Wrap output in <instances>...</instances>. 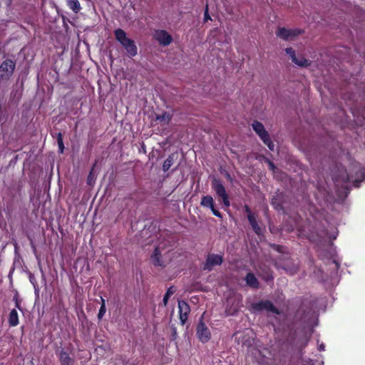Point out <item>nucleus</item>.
Wrapping results in <instances>:
<instances>
[{
	"label": "nucleus",
	"mask_w": 365,
	"mask_h": 365,
	"mask_svg": "<svg viewBox=\"0 0 365 365\" xmlns=\"http://www.w3.org/2000/svg\"><path fill=\"white\" fill-rule=\"evenodd\" d=\"M317 300L312 296L301 299L297 314L300 315V319H317L318 316L315 313Z\"/></svg>",
	"instance_id": "obj_1"
},
{
	"label": "nucleus",
	"mask_w": 365,
	"mask_h": 365,
	"mask_svg": "<svg viewBox=\"0 0 365 365\" xmlns=\"http://www.w3.org/2000/svg\"><path fill=\"white\" fill-rule=\"evenodd\" d=\"M115 39L125 49L129 57H134L138 53V48L135 43L131 38L127 37L125 31L122 29H117L114 31Z\"/></svg>",
	"instance_id": "obj_2"
},
{
	"label": "nucleus",
	"mask_w": 365,
	"mask_h": 365,
	"mask_svg": "<svg viewBox=\"0 0 365 365\" xmlns=\"http://www.w3.org/2000/svg\"><path fill=\"white\" fill-rule=\"evenodd\" d=\"M252 127L268 148L270 150L274 151V144L272 142L269 133L264 128V125L259 121L255 120L252 124Z\"/></svg>",
	"instance_id": "obj_3"
},
{
	"label": "nucleus",
	"mask_w": 365,
	"mask_h": 365,
	"mask_svg": "<svg viewBox=\"0 0 365 365\" xmlns=\"http://www.w3.org/2000/svg\"><path fill=\"white\" fill-rule=\"evenodd\" d=\"M16 68L14 61L6 58L0 64V81H7L13 76Z\"/></svg>",
	"instance_id": "obj_4"
},
{
	"label": "nucleus",
	"mask_w": 365,
	"mask_h": 365,
	"mask_svg": "<svg viewBox=\"0 0 365 365\" xmlns=\"http://www.w3.org/2000/svg\"><path fill=\"white\" fill-rule=\"evenodd\" d=\"M303 33L304 30L301 29H286L284 27H279L276 31V35L277 37L284 41H290Z\"/></svg>",
	"instance_id": "obj_5"
},
{
	"label": "nucleus",
	"mask_w": 365,
	"mask_h": 365,
	"mask_svg": "<svg viewBox=\"0 0 365 365\" xmlns=\"http://www.w3.org/2000/svg\"><path fill=\"white\" fill-rule=\"evenodd\" d=\"M252 308L255 312L265 311L267 312H271L276 314H279V310L274 307L273 303L269 300H261L253 303Z\"/></svg>",
	"instance_id": "obj_6"
},
{
	"label": "nucleus",
	"mask_w": 365,
	"mask_h": 365,
	"mask_svg": "<svg viewBox=\"0 0 365 365\" xmlns=\"http://www.w3.org/2000/svg\"><path fill=\"white\" fill-rule=\"evenodd\" d=\"M212 187L216 192L217 195L222 198L223 204L226 207H229V197L222 182L220 180L215 178L212 182Z\"/></svg>",
	"instance_id": "obj_7"
},
{
	"label": "nucleus",
	"mask_w": 365,
	"mask_h": 365,
	"mask_svg": "<svg viewBox=\"0 0 365 365\" xmlns=\"http://www.w3.org/2000/svg\"><path fill=\"white\" fill-rule=\"evenodd\" d=\"M223 262V257L217 254H209L206 261L202 265V269L211 271L215 266L221 265Z\"/></svg>",
	"instance_id": "obj_8"
},
{
	"label": "nucleus",
	"mask_w": 365,
	"mask_h": 365,
	"mask_svg": "<svg viewBox=\"0 0 365 365\" xmlns=\"http://www.w3.org/2000/svg\"><path fill=\"white\" fill-rule=\"evenodd\" d=\"M196 335L202 343H206L210 339L211 332L203 321H199L196 329Z\"/></svg>",
	"instance_id": "obj_9"
},
{
	"label": "nucleus",
	"mask_w": 365,
	"mask_h": 365,
	"mask_svg": "<svg viewBox=\"0 0 365 365\" xmlns=\"http://www.w3.org/2000/svg\"><path fill=\"white\" fill-rule=\"evenodd\" d=\"M154 38L161 46H166L171 43L173 37L165 30H157L154 34Z\"/></svg>",
	"instance_id": "obj_10"
},
{
	"label": "nucleus",
	"mask_w": 365,
	"mask_h": 365,
	"mask_svg": "<svg viewBox=\"0 0 365 365\" xmlns=\"http://www.w3.org/2000/svg\"><path fill=\"white\" fill-rule=\"evenodd\" d=\"M200 205L204 207H209L212 210V214L220 218H222V213L215 209L213 198L210 195H205L201 198Z\"/></svg>",
	"instance_id": "obj_11"
},
{
	"label": "nucleus",
	"mask_w": 365,
	"mask_h": 365,
	"mask_svg": "<svg viewBox=\"0 0 365 365\" xmlns=\"http://www.w3.org/2000/svg\"><path fill=\"white\" fill-rule=\"evenodd\" d=\"M345 175L342 178V181L344 182H349L351 181H353V184L355 187H359L361 182L364 180L365 178V169L364 168H361L358 172L356 173L357 178L354 180H352V177L346 173V171H344Z\"/></svg>",
	"instance_id": "obj_12"
},
{
	"label": "nucleus",
	"mask_w": 365,
	"mask_h": 365,
	"mask_svg": "<svg viewBox=\"0 0 365 365\" xmlns=\"http://www.w3.org/2000/svg\"><path fill=\"white\" fill-rule=\"evenodd\" d=\"M151 261L155 267H165L164 262L161 260V251L160 246L155 247L151 255Z\"/></svg>",
	"instance_id": "obj_13"
},
{
	"label": "nucleus",
	"mask_w": 365,
	"mask_h": 365,
	"mask_svg": "<svg viewBox=\"0 0 365 365\" xmlns=\"http://www.w3.org/2000/svg\"><path fill=\"white\" fill-rule=\"evenodd\" d=\"M178 309L180 319H187V314L190 311L188 304L184 301H180L178 302Z\"/></svg>",
	"instance_id": "obj_14"
},
{
	"label": "nucleus",
	"mask_w": 365,
	"mask_h": 365,
	"mask_svg": "<svg viewBox=\"0 0 365 365\" xmlns=\"http://www.w3.org/2000/svg\"><path fill=\"white\" fill-rule=\"evenodd\" d=\"M245 279L247 284L252 288L257 289L259 286V281L252 272H248Z\"/></svg>",
	"instance_id": "obj_15"
},
{
	"label": "nucleus",
	"mask_w": 365,
	"mask_h": 365,
	"mask_svg": "<svg viewBox=\"0 0 365 365\" xmlns=\"http://www.w3.org/2000/svg\"><path fill=\"white\" fill-rule=\"evenodd\" d=\"M248 221L254 231V232L257 235H260L262 234V229L259 226L257 221L256 220L255 215H249L247 216Z\"/></svg>",
	"instance_id": "obj_16"
},
{
	"label": "nucleus",
	"mask_w": 365,
	"mask_h": 365,
	"mask_svg": "<svg viewBox=\"0 0 365 365\" xmlns=\"http://www.w3.org/2000/svg\"><path fill=\"white\" fill-rule=\"evenodd\" d=\"M59 359L61 365H73V359L70 357L67 352L63 350L60 352Z\"/></svg>",
	"instance_id": "obj_17"
},
{
	"label": "nucleus",
	"mask_w": 365,
	"mask_h": 365,
	"mask_svg": "<svg viewBox=\"0 0 365 365\" xmlns=\"http://www.w3.org/2000/svg\"><path fill=\"white\" fill-rule=\"evenodd\" d=\"M178 157L176 153H172L168 155L167 159L164 161L163 165V170L164 172L168 171L170 167L173 165L175 159Z\"/></svg>",
	"instance_id": "obj_18"
},
{
	"label": "nucleus",
	"mask_w": 365,
	"mask_h": 365,
	"mask_svg": "<svg viewBox=\"0 0 365 365\" xmlns=\"http://www.w3.org/2000/svg\"><path fill=\"white\" fill-rule=\"evenodd\" d=\"M66 3L69 9L76 14H78L81 9V6L78 0H66Z\"/></svg>",
	"instance_id": "obj_19"
},
{
	"label": "nucleus",
	"mask_w": 365,
	"mask_h": 365,
	"mask_svg": "<svg viewBox=\"0 0 365 365\" xmlns=\"http://www.w3.org/2000/svg\"><path fill=\"white\" fill-rule=\"evenodd\" d=\"M175 291L176 288L174 286H170L167 289V292H165L163 299V302L165 306L168 304V299L170 297V296H172L175 292Z\"/></svg>",
	"instance_id": "obj_20"
},
{
	"label": "nucleus",
	"mask_w": 365,
	"mask_h": 365,
	"mask_svg": "<svg viewBox=\"0 0 365 365\" xmlns=\"http://www.w3.org/2000/svg\"><path fill=\"white\" fill-rule=\"evenodd\" d=\"M292 62L300 67H307L311 64V62L304 57H301L299 59L296 57Z\"/></svg>",
	"instance_id": "obj_21"
},
{
	"label": "nucleus",
	"mask_w": 365,
	"mask_h": 365,
	"mask_svg": "<svg viewBox=\"0 0 365 365\" xmlns=\"http://www.w3.org/2000/svg\"><path fill=\"white\" fill-rule=\"evenodd\" d=\"M156 119L168 124L171 120V115L167 112H164L163 114L157 115Z\"/></svg>",
	"instance_id": "obj_22"
},
{
	"label": "nucleus",
	"mask_w": 365,
	"mask_h": 365,
	"mask_svg": "<svg viewBox=\"0 0 365 365\" xmlns=\"http://www.w3.org/2000/svg\"><path fill=\"white\" fill-rule=\"evenodd\" d=\"M56 138H57V143H58V145L59 153H63V150H64V144H63L62 133L60 132L58 133Z\"/></svg>",
	"instance_id": "obj_23"
},
{
	"label": "nucleus",
	"mask_w": 365,
	"mask_h": 365,
	"mask_svg": "<svg viewBox=\"0 0 365 365\" xmlns=\"http://www.w3.org/2000/svg\"><path fill=\"white\" fill-rule=\"evenodd\" d=\"M271 204L277 210H280L283 208L281 202L278 200L277 197H274L272 198Z\"/></svg>",
	"instance_id": "obj_24"
},
{
	"label": "nucleus",
	"mask_w": 365,
	"mask_h": 365,
	"mask_svg": "<svg viewBox=\"0 0 365 365\" xmlns=\"http://www.w3.org/2000/svg\"><path fill=\"white\" fill-rule=\"evenodd\" d=\"M102 304L101 306V308L99 309L98 317L100 319L106 313V303L105 299L101 297Z\"/></svg>",
	"instance_id": "obj_25"
},
{
	"label": "nucleus",
	"mask_w": 365,
	"mask_h": 365,
	"mask_svg": "<svg viewBox=\"0 0 365 365\" xmlns=\"http://www.w3.org/2000/svg\"><path fill=\"white\" fill-rule=\"evenodd\" d=\"M285 52L290 56L292 61L295 60V58L297 57L295 51L292 47L285 48Z\"/></svg>",
	"instance_id": "obj_26"
},
{
	"label": "nucleus",
	"mask_w": 365,
	"mask_h": 365,
	"mask_svg": "<svg viewBox=\"0 0 365 365\" xmlns=\"http://www.w3.org/2000/svg\"><path fill=\"white\" fill-rule=\"evenodd\" d=\"M245 337H246V335H244V336L242 339V345L246 346L247 347L251 346L252 345L254 339L253 338L245 339Z\"/></svg>",
	"instance_id": "obj_27"
},
{
	"label": "nucleus",
	"mask_w": 365,
	"mask_h": 365,
	"mask_svg": "<svg viewBox=\"0 0 365 365\" xmlns=\"http://www.w3.org/2000/svg\"><path fill=\"white\" fill-rule=\"evenodd\" d=\"M9 319H19L18 312L16 309H12L9 315Z\"/></svg>",
	"instance_id": "obj_28"
},
{
	"label": "nucleus",
	"mask_w": 365,
	"mask_h": 365,
	"mask_svg": "<svg viewBox=\"0 0 365 365\" xmlns=\"http://www.w3.org/2000/svg\"><path fill=\"white\" fill-rule=\"evenodd\" d=\"M97 165V162L96 161L95 163L93 164L92 168H91V170L90 171L89 173V175L88 176V179H87V183L88 185H91V180H92V175H93V171L94 170V168Z\"/></svg>",
	"instance_id": "obj_29"
},
{
	"label": "nucleus",
	"mask_w": 365,
	"mask_h": 365,
	"mask_svg": "<svg viewBox=\"0 0 365 365\" xmlns=\"http://www.w3.org/2000/svg\"><path fill=\"white\" fill-rule=\"evenodd\" d=\"M208 20H212V19L209 14L208 6L206 5L204 12V22H207Z\"/></svg>",
	"instance_id": "obj_30"
},
{
	"label": "nucleus",
	"mask_w": 365,
	"mask_h": 365,
	"mask_svg": "<svg viewBox=\"0 0 365 365\" xmlns=\"http://www.w3.org/2000/svg\"><path fill=\"white\" fill-rule=\"evenodd\" d=\"M6 209L7 210L8 214L11 215V213L13 211L12 205H11V201L6 202Z\"/></svg>",
	"instance_id": "obj_31"
},
{
	"label": "nucleus",
	"mask_w": 365,
	"mask_h": 365,
	"mask_svg": "<svg viewBox=\"0 0 365 365\" xmlns=\"http://www.w3.org/2000/svg\"><path fill=\"white\" fill-rule=\"evenodd\" d=\"M244 210H245V212L247 214V216L255 215L253 213H252L251 209L247 205H245Z\"/></svg>",
	"instance_id": "obj_32"
},
{
	"label": "nucleus",
	"mask_w": 365,
	"mask_h": 365,
	"mask_svg": "<svg viewBox=\"0 0 365 365\" xmlns=\"http://www.w3.org/2000/svg\"><path fill=\"white\" fill-rule=\"evenodd\" d=\"M13 300L14 301V302L22 301V299L20 298V296H19L18 292H16V293L14 294Z\"/></svg>",
	"instance_id": "obj_33"
},
{
	"label": "nucleus",
	"mask_w": 365,
	"mask_h": 365,
	"mask_svg": "<svg viewBox=\"0 0 365 365\" xmlns=\"http://www.w3.org/2000/svg\"><path fill=\"white\" fill-rule=\"evenodd\" d=\"M22 301H19L17 302H15V307L19 309L21 312H23V309L21 307Z\"/></svg>",
	"instance_id": "obj_34"
},
{
	"label": "nucleus",
	"mask_w": 365,
	"mask_h": 365,
	"mask_svg": "<svg viewBox=\"0 0 365 365\" xmlns=\"http://www.w3.org/2000/svg\"><path fill=\"white\" fill-rule=\"evenodd\" d=\"M10 327H16L19 324V321H9Z\"/></svg>",
	"instance_id": "obj_35"
},
{
	"label": "nucleus",
	"mask_w": 365,
	"mask_h": 365,
	"mask_svg": "<svg viewBox=\"0 0 365 365\" xmlns=\"http://www.w3.org/2000/svg\"><path fill=\"white\" fill-rule=\"evenodd\" d=\"M176 334H177L176 329L175 328H173V336L174 338H175Z\"/></svg>",
	"instance_id": "obj_36"
},
{
	"label": "nucleus",
	"mask_w": 365,
	"mask_h": 365,
	"mask_svg": "<svg viewBox=\"0 0 365 365\" xmlns=\"http://www.w3.org/2000/svg\"><path fill=\"white\" fill-rule=\"evenodd\" d=\"M319 351H323L324 350V344H322L319 346Z\"/></svg>",
	"instance_id": "obj_37"
},
{
	"label": "nucleus",
	"mask_w": 365,
	"mask_h": 365,
	"mask_svg": "<svg viewBox=\"0 0 365 365\" xmlns=\"http://www.w3.org/2000/svg\"><path fill=\"white\" fill-rule=\"evenodd\" d=\"M269 166L272 169H273L274 168V165L272 162H269Z\"/></svg>",
	"instance_id": "obj_38"
},
{
	"label": "nucleus",
	"mask_w": 365,
	"mask_h": 365,
	"mask_svg": "<svg viewBox=\"0 0 365 365\" xmlns=\"http://www.w3.org/2000/svg\"><path fill=\"white\" fill-rule=\"evenodd\" d=\"M187 321H180L181 325L184 326Z\"/></svg>",
	"instance_id": "obj_39"
},
{
	"label": "nucleus",
	"mask_w": 365,
	"mask_h": 365,
	"mask_svg": "<svg viewBox=\"0 0 365 365\" xmlns=\"http://www.w3.org/2000/svg\"><path fill=\"white\" fill-rule=\"evenodd\" d=\"M31 245H32V247L34 248V250H36V247H35V245H34L33 242H31Z\"/></svg>",
	"instance_id": "obj_40"
},
{
	"label": "nucleus",
	"mask_w": 365,
	"mask_h": 365,
	"mask_svg": "<svg viewBox=\"0 0 365 365\" xmlns=\"http://www.w3.org/2000/svg\"><path fill=\"white\" fill-rule=\"evenodd\" d=\"M333 262L336 264V267H339V263L336 260H334Z\"/></svg>",
	"instance_id": "obj_41"
},
{
	"label": "nucleus",
	"mask_w": 365,
	"mask_h": 365,
	"mask_svg": "<svg viewBox=\"0 0 365 365\" xmlns=\"http://www.w3.org/2000/svg\"><path fill=\"white\" fill-rule=\"evenodd\" d=\"M203 319V315L201 316L200 319Z\"/></svg>",
	"instance_id": "obj_42"
}]
</instances>
